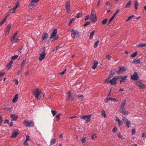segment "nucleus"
Here are the masks:
<instances>
[{"label":"nucleus","mask_w":146,"mask_h":146,"mask_svg":"<svg viewBox=\"0 0 146 146\" xmlns=\"http://www.w3.org/2000/svg\"><path fill=\"white\" fill-rule=\"evenodd\" d=\"M91 115H82L80 116V118L81 119H84V120L86 119V122H90V119L91 117Z\"/></svg>","instance_id":"7"},{"label":"nucleus","mask_w":146,"mask_h":146,"mask_svg":"<svg viewBox=\"0 0 146 146\" xmlns=\"http://www.w3.org/2000/svg\"><path fill=\"white\" fill-rule=\"evenodd\" d=\"M131 78L132 80H137L139 79V77L137 73V72H135L133 75L131 76Z\"/></svg>","instance_id":"10"},{"label":"nucleus","mask_w":146,"mask_h":146,"mask_svg":"<svg viewBox=\"0 0 146 146\" xmlns=\"http://www.w3.org/2000/svg\"><path fill=\"white\" fill-rule=\"evenodd\" d=\"M122 120L124 123L126 124L125 127L127 128H129L131 124L130 121L128 120L127 118L125 117H123Z\"/></svg>","instance_id":"5"},{"label":"nucleus","mask_w":146,"mask_h":146,"mask_svg":"<svg viewBox=\"0 0 146 146\" xmlns=\"http://www.w3.org/2000/svg\"><path fill=\"white\" fill-rule=\"evenodd\" d=\"M117 79L115 78H113L112 79L110 80V81L108 82V84L110 83L111 85H114L117 83Z\"/></svg>","instance_id":"11"},{"label":"nucleus","mask_w":146,"mask_h":146,"mask_svg":"<svg viewBox=\"0 0 146 146\" xmlns=\"http://www.w3.org/2000/svg\"><path fill=\"white\" fill-rule=\"evenodd\" d=\"M68 94V99L69 100L72 101L74 99V97L72 95V94L70 91H69Z\"/></svg>","instance_id":"14"},{"label":"nucleus","mask_w":146,"mask_h":146,"mask_svg":"<svg viewBox=\"0 0 146 146\" xmlns=\"http://www.w3.org/2000/svg\"><path fill=\"white\" fill-rule=\"evenodd\" d=\"M71 32H72L71 36L73 38L77 37L79 36V33L77 31L73 29L71 30Z\"/></svg>","instance_id":"4"},{"label":"nucleus","mask_w":146,"mask_h":146,"mask_svg":"<svg viewBox=\"0 0 146 146\" xmlns=\"http://www.w3.org/2000/svg\"><path fill=\"white\" fill-rule=\"evenodd\" d=\"M74 19H71L70 20V22H69V24H68V25L69 26H70V25L72 23V21L73 20H74Z\"/></svg>","instance_id":"57"},{"label":"nucleus","mask_w":146,"mask_h":146,"mask_svg":"<svg viewBox=\"0 0 146 146\" xmlns=\"http://www.w3.org/2000/svg\"><path fill=\"white\" fill-rule=\"evenodd\" d=\"M5 73V72H0V77H1L3 76Z\"/></svg>","instance_id":"62"},{"label":"nucleus","mask_w":146,"mask_h":146,"mask_svg":"<svg viewBox=\"0 0 146 146\" xmlns=\"http://www.w3.org/2000/svg\"><path fill=\"white\" fill-rule=\"evenodd\" d=\"M25 125L28 127H32L34 125V122L33 121H30L27 120H25L23 122Z\"/></svg>","instance_id":"3"},{"label":"nucleus","mask_w":146,"mask_h":146,"mask_svg":"<svg viewBox=\"0 0 146 146\" xmlns=\"http://www.w3.org/2000/svg\"><path fill=\"white\" fill-rule=\"evenodd\" d=\"M112 76L113 75H112L111 74H110L108 78L107 79H106V81L107 82L108 80H109L111 78Z\"/></svg>","instance_id":"42"},{"label":"nucleus","mask_w":146,"mask_h":146,"mask_svg":"<svg viewBox=\"0 0 146 146\" xmlns=\"http://www.w3.org/2000/svg\"><path fill=\"white\" fill-rule=\"evenodd\" d=\"M56 140L55 139H52L51 141V144L53 145L55 143Z\"/></svg>","instance_id":"46"},{"label":"nucleus","mask_w":146,"mask_h":146,"mask_svg":"<svg viewBox=\"0 0 146 146\" xmlns=\"http://www.w3.org/2000/svg\"><path fill=\"white\" fill-rule=\"evenodd\" d=\"M135 130L134 129H133L132 131V134L133 135L135 134Z\"/></svg>","instance_id":"56"},{"label":"nucleus","mask_w":146,"mask_h":146,"mask_svg":"<svg viewBox=\"0 0 146 146\" xmlns=\"http://www.w3.org/2000/svg\"><path fill=\"white\" fill-rule=\"evenodd\" d=\"M135 16L134 15H131L127 19L126 21L127 22L129 20H130L133 17Z\"/></svg>","instance_id":"37"},{"label":"nucleus","mask_w":146,"mask_h":146,"mask_svg":"<svg viewBox=\"0 0 146 146\" xmlns=\"http://www.w3.org/2000/svg\"><path fill=\"white\" fill-rule=\"evenodd\" d=\"M66 70V69L64 70L62 72L59 73V74L61 75H63L65 73Z\"/></svg>","instance_id":"50"},{"label":"nucleus","mask_w":146,"mask_h":146,"mask_svg":"<svg viewBox=\"0 0 146 146\" xmlns=\"http://www.w3.org/2000/svg\"><path fill=\"white\" fill-rule=\"evenodd\" d=\"M18 98V94H17L16 95H15L14 98H13L12 100V102L13 103H15L17 101V99Z\"/></svg>","instance_id":"26"},{"label":"nucleus","mask_w":146,"mask_h":146,"mask_svg":"<svg viewBox=\"0 0 146 146\" xmlns=\"http://www.w3.org/2000/svg\"><path fill=\"white\" fill-rule=\"evenodd\" d=\"M90 22H86L85 24H84V27H86L87 26L89 25L90 24Z\"/></svg>","instance_id":"47"},{"label":"nucleus","mask_w":146,"mask_h":146,"mask_svg":"<svg viewBox=\"0 0 146 146\" xmlns=\"http://www.w3.org/2000/svg\"><path fill=\"white\" fill-rule=\"evenodd\" d=\"M132 1L130 0L127 3V5L125 7V8H129L130 7V6L131 5Z\"/></svg>","instance_id":"28"},{"label":"nucleus","mask_w":146,"mask_h":146,"mask_svg":"<svg viewBox=\"0 0 146 146\" xmlns=\"http://www.w3.org/2000/svg\"><path fill=\"white\" fill-rule=\"evenodd\" d=\"M107 21L108 19H105L102 21V24L104 25L107 22Z\"/></svg>","instance_id":"33"},{"label":"nucleus","mask_w":146,"mask_h":146,"mask_svg":"<svg viewBox=\"0 0 146 146\" xmlns=\"http://www.w3.org/2000/svg\"><path fill=\"white\" fill-rule=\"evenodd\" d=\"M115 74V70H111L110 72V74L112 75H113Z\"/></svg>","instance_id":"51"},{"label":"nucleus","mask_w":146,"mask_h":146,"mask_svg":"<svg viewBox=\"0 0 146 146\" xmlns=\"http://www.w3.org/2000/svg\"><path fill=\"white\" fill-rule=\"evenodd\" d=\"M90 19L92 20V22L94 23L96 22L97 21L95 12L93 10H92L91 12Z\"/></svg>","instance_id":"2"},{"label":"nucleus","mask_w":146,"mask_h":146,"mask_svg":"<svg viewBox=\"0 0 146 146\" xmlns=\"http://www.w3.org/2000/svg\"><path fill=\"white\" fill-rule=\"evenodd\" d=\"M95 30H93L92 32L90 33V39H92L93 38V36L94 35V33H95Z\"/></svg>","instance_id":"29"},{"label":"nucleus","mask_w":146,"mask_h":146,"mask_svg":"<svg viewBox=\"0 0 146 146\" xmlns=\"http://www.w3.org/2000/svg\"><path fill=\"white\" fill-rule=\"evenodd\" d=\"M39 0H32L31 2V3L29 4V6L30 7V8L32 9L33 8V7L35 5V3L38 1Z\"/></svg>","instance_id":"15"},{"label":"nucleus","mask_w":146,"mask_h":146,"mask_svg":"<svg viewBox=\"0 0 146 146\" xmlns=\"http://www.w3.org/2000/svg\"><path fill=\"white\" fill-rule=\"evenodd\" d=\"M19 56L18 55H15L11 57V59L12 60H15Z\"/></svg>","instance_id":"31"},{"label":"nucleus","mask_w":146,"mask_h":146,"mask_svg":"<svg viewBox=\"0 0 146 146\" xmlns=\"http://www.w3.org/2000/svg\"><path fill=\"white\" fill-rule=\"evenodd\" d=\"M65 6L66 10V11L68 13H69L70 11V1H69L66 2L65 4Z\"/></svg>","instance_id":"8"},{"label":"nucleus","mask_w":146,"mask_h":146,"mask_svg":"<svg viewBox=\"0 0 146 146\" xmlns=\"http://www.w3.org/2000/svg\"><path fill=\"white\" fill-rule=\"evenodd\" d=\"M51 112L53 116H55L57 113L56 111L53 110H51Z\"/></svg>","instance_id":"41"},{"label":"nucleus","mask_w":146,"mask_h":146,"mask_svg":"<svg viewBox=\"0 0 146 146\" xmlns=\"http://www.w3.org/2000/svg\"><path fill=\"white\" fill-rule=\"evenodd\" d=\"M127 78V76H125L124 77H122H122L121 78V80L120 81V84H121L122 82H125V80Z\"/></svg>","instance_id":"24"},{"label":"nucleus","mask_w":146,"mask_h":146,"mask_svg":"<svg viewBox=\"0 0 146 146\" xmlns=\"http://www.w3.org/2000/svg\"><path fill=\"white\" fill-rule=\"evenodd\" d=\"M18 117V116L17 115H15L14 117H13V118L12 119V121H16Z\"/></svg>","instance_id":"39"},{"label":"nucleus","mask_w":146,"mask_h":146,"mask_svg":"<svg viewBox=\"0 0 146 146\" xmlns=\"http://www.w3.org/2000/svg\"><path fill=\"white\" fill-rule=\"evenodd\" d=\"M136 84L137 87L140 89L143 88L145 86V84L143 83L141 80H139L137 82Z\"/></svg>","instance_id":"9"},{"label":"nucleus","mask_w":146,"mask_h":146,"mask_svg":"<svg viewBox=\"0 0 146 146\" xmlns=\"http://www.w3.org/2000/svg\"><path fill=\"white\" fill-rule=\"evenodd\" d=\"M57 33V30L56 29H54L53 33H52L50 36V39H51L53 38L56 35Z\"/></svg>","instance_id":"17"},{"label":"nucleus","mask_w":146,"mask_h":146,"mask_svg":"<svg viewBox=\"0 0 146 146\" xmlns=\"http://www.w3.org/2000/svg\"><path fill=\"white\" fill-rule=\"evenodd\" d=\"M137 52L136 51L132 54L131 55V56L132 57H134L137 55Z\"/></svg>","instance_id":"36"},{"label":"nucleus","mask_w":146,"mask_h":146,"mask_svg":"<svg viewBox=\"0 0 146 146\" xmlns=\"http://www.w3.org/2000/svg\"><path fill=\"white\" fill-rule=\"evenodd\" d=\"M138 6V5L137 4V1H135V8L136 10H137V7Z\"/></svg>","instance_id":"34"},{"label":"nucleus","mask_w":146,"mask_h":146,"mask_svg":"<svg viewBox=\"0 0 146 146\" xmlns=\"http://www.w3.org/2000/svg\"><path fill=\"white\" fill-rule=\"evenodd\" d=\"M30 140V137L29 136L26 135V139H25V142L29 141Z\"/></svg>","instance_id":"48"},{"label":"nucleus","mask_w":146,"mask_h":146,"mask_svg":"<svg viewBox=\"0 0 146 146\" xmlns=\"http://www.w3.org/2000/svg\"><path fill=\"white\" fill-rule=\"evenodd\" d=\"M86 137H85L82 140V143H84L86 142Z\"/></svg>","instance_id":"52"},{"label":"nucleus","mask_w":146,"mask_h":146,"mask_svg":"<svg viewBox=\"0 0 146 146\" xmlns=\"http://www.w3.org/2000/svg\"><path fill=\"white\" fill-rule=\"evenodd\" d=\"M96 136L95 134H94L92 136V139H94L96 137Z\"/></svg>","instance_id":"58"},{"label":"nucleus","mask_w":146,"mask_h":146,"mask_svg":"<svg viewBox=\"0 0 146 146\" xmlns=\"http://www.w3.org/2000/svg\"><path fill=\"white\" fill-rule=\"evenodd\" d=\"M19 131L16 130L13 132L12 135L11 136V137L13 138H15L19 134Z\"/></svg>","instance_id":"18"},{"label":"nucleus","mask_w":146,"mask_h":146,"mask_svg":"<svg viewBox=\"0 0 146 146\" xmlns=\"http://www.w3.org/2000/svg\"><path fill=\"white\" fill-rule=\"evenodd\" d=\"M11 27V25L10 24H9L8 25L6 28V29L10 30Z\"/></svg>","instance_id":"40"},{"label":"nucleus","mask_w":146,"mask_h":146,"mask_svg":"<svg viewBox=\"0 0 146 146\" xmlns=\"http://www.w3.org/2000/svg\"><path fill=\"white\" fill-rule=\"evenodd\" d=\"M7 17L4 19L1 22H0V26L2 25L6 21Z\"/></svg>","instance_id":"35"},{"label":"nucleus","mask_w":146,"mask_h":146,"mask_svg":"<svg viewBox=\"0 0 146 146\" xmlns=\"http://www.w3.org/2000/svg\"><path fill=\"white\" fill-rule=\"evenodd\" d=\"M7 68H8V70L9 69L11 68V65L8 64H7Z\"/></svg>","instance_id":"60"},{"label":"nucleus","mask_w":146,"mask_h":146,"mask_svg":"<svg viewBox=\"0 0 146 146\" xmlns=\"http://www.w3.org/2000/svg\"><path fill=\"white\" fill-rule=\"evenodd\" d=\"M48 38V35L47 33H44L42 35L41 38L42 40V42L45 43L46 42Z\"/></svg>","instance_id":"6"},{"label":"nucleus","mask_w":146,"mask_h":146,"mask_svg":"<svg viewBox=\"0 0 146 146\" xmlns=\"http://www.w3.org/2000/svg\"><path fill=\"white\" fill-rule=\"evenodd\" d=\"M19 5V3L18 1H17L15 7L13 8L12 11V13H14L15 12L16 10V8L18 7V5Z\"/></svg>","instance_id":"21"},{"label":"nucleus","mask_w":146,"mask_h":146,"mask_svg":"<svg viewBox=\"0 0 146 146\" xmlns=\"http://www.w3.org/2000/svg\"><path fill=\"white\" fill-rule=\"evenodd\" d=\"M124 109H125L123 110H119V111L123 115H128L129 113V112L128 111L125 110Z\"/></svg>","instance_id":"20"},{"label":"nucleus","mask_w":146,"mask_h":146,"mask_svg":"<svg viewBox=\"0 0 146 146\" xmlns=\"http://www.w3.org/2000/svg\"><path fill=\"white\" fill-rule=\"evenodd\" d=\"M101 115L102 116H103L104 117H106V112L104 110H102V113Z\"/></svg>","instance_id":"30"},{"label":"nucleus","mask_w":146,"mask_h":146,"mask_svg":"<svg viewBox=\"0 0 146 146\" xmlns=\"http://www.w3.org/2000/svg\"><path fill=\"white\" fill-rule=\"evenodd\" d=\"M106 58H108V59L109 60H110L111 58V57L109 55H107V56H106Z\"/></svg>","instance_id":"61"},{"label":"nucleus","mask_w":146,"mask_h":146,"mask_svg":"<svg viewBox=\"0 0 146 146\" xmlns=\"http://www.w3.org/2000/svg\"><path fill=\"white\" fill-rule=\"evenodd\" d=\"M61 114H59L56 116V121H58L60 119V117L61 115Z\"/></svg>","instance_id":"45"},{"label":"nucleus","mask_w":146,"mask_h":146,"mask_svg":"<svg viewBox=\"0 0 146 146\" xmlns=\"http://www.w3.org/2000/svg\"><path fill=\"white\" fill-rule=\"evenodd\" d=\"M44 52H43V53H42L40 54V57H39V60L40 61H41V60H43L45 58V56L46 55V54L44 52L45 51V49L44 48Z\"/></svg>","instance_id":"16"},{"label":"nucleus","mask_w":146,"mask_h":146,"mask_svg":"<svg viewBox=\"0 0 146 146\" xmlns=\"http://www.w3.org/2000/svg\"><path fill=\"white\" fill-rule=\"evenodd\" d=\"M82 16V15L81 13H78L77 16H76V17L77 18H79L80 17H81Z\"/></svg>","instance_id":"44"},{"label":"nucleus","mask_w":146,"mask_h":146,"mask_svg":"<svg viewBox=\"0 0 146 146\" xmlns=\"http://www.w3.org/2000/svg\"><path fill=\"white\" fill-rule=\"evenodd\" d=\"M117 136L119 138H121L122 139H124V138L123 137H122L120 133H117Z\"/></svg>","instance_id":"43"},{"label":"nucleus","mask_w":146,"mask_h":146,"mask_svg":"<svg viewBox=\"0 0 146 146\" xmlns=\"http://www.w3.org/2000/svg\"><path fill=\"white\" fill-rule=\"evenodd\" d=\"M109 100L113 101L116 102H118L119 101L116 98L108 97H107L105 99V102L106 103H107Z\"/></svg>","instance_id":"12"},{"label":"nucleus","mask_w":146,"mask_h":146,"mask_svg":"<svg viewBox=\"0 0 146 146\" xmlns=\"http://www.w3.org/2000/svg\"><path fill=\"white\" fill-rule=\"evenodd\" d=\"M78 97L79 98H81V100H82L84 97V96L82 95H78Z\"/></svg>","instance_id":"54"},{"label":"nucleus","mask_w":146,"mask_h":146,"mask_svg":"<svg viewBox=\"0 0 146 146\" xmlns=\"http://www.w3.org/2000/svg\"><path fill=\"white\" fill-rule=\"evenodd\" d=\"M89 18V15H87L86 16L85 19V20H87Z\"/></svg>","instance_id":"63"},{"label":"nucleus","mask_w":146,"mask_h":146,"mask_svg":"<svg viewBox=\"0 0 146 146\" xmlns=\"http://www.w3.org/2000/svg\"><path fill=\"white\" fill-rule=\"evenodd\" d=\"M9 30L6 29V31L5 33L6 36H7L9 33Z\"/></svg>","instance_id":"59"},{"label":"nucleus","mask_w":146,"mask_h":146,"mask_svg":"<svg viewBox=\"0 0 146 146\" xmlns=\"http://www.w3.org/2000/svg\"><path fill=\"white\" fill-rule=\"evenodd\" d=\"M118 68L119 70L116 72L117 74H121L126 70V69L124 67H119Z\"/></svg>","instance_id":"13"},{"label":"nucleus","mask_w":146,"mask_h":146,"mask_svg":"<svg viewBox=\"0 0 146 146\" xmlns=\"http://www.w3.org/2000/svg\"><path fill=\"white\" fill-rule=\"evenodd\" d=\"M59 47V46H56V47H55L53 51H56L58 49V48Z\"/></svg>","instance_id":"55"},{"label":"nucleus","mask_w":146,"mask_h":146,"mask_svg":"<svg viewBox=\"0 0 146 146\" xmlns=\"http://www.w3.org/2000/svg\"><path fill=\"white\" fill-rule=\"evenodd\" d=\"M132 62L133 63L136 64H140L141 63V62L140 61L139 59H134L133 60Z\"/></svg>","instance_id":"25"},{"label":"nucleus","mask_w":146,"mask_h":146,"mask_svg":"<svg viewBox=\"0 0 146 146\" xmlns=\"http://www.w3.org/2000/svg\"><path fill=\"white\" fill-rule=\"evenodd\" d=\"M115 16V14H114L113 16L110 19L109 22L108 23V24H109L113 20V19L114 17Z\"/></svg>","instance_id":"32"},{"label":"nucleus","mask_w":146,"mask_h":146,"mask_svg":"<svg viewBox=\"0 0 146 146\" xmlns=\"http://www.w3.org/2000/svg\"><path fill=\"white\" fill-rule=\"evenodd\" d=\"M26 62V60H23V62L21 63V65H22V66H24L25 64V62Z\"/></svg>","instance_id":"53"},{"label":"nucleus","mask_w":146,"mask_h":146,"mask_svg":"<svg viewBox=\"0 0 146 146\" xmlns=\"http://www.w3.org/2000/svg\"><path fill=\"white\" fill-rule=\"evenodd\" d=\"M115 117L116 118L115 120L118 122L119 126L121 125L123 123V121L121 120L117 117L116 116Z\"/></svg>","instance_id":"22"},{"label":"nucleus","mask_w":146,"mask_h":146,"mask_svg":"<svg viewBox=\"0 0 146 146\" xmlns=\"http://www.w3.org/2000/svg\"><path fill=\"white\" fill-rule=\"evenodd\" d=\"M117 130V128L116 127H115L113 129V133H115Z\"/></svg>","instance_id":"49"},{"label":"nucleus","mask_w":146,"mask_h":146,"mask_svg":"<svg viewBox=\"0 0 146 146\" xmlns=\"http://www.w3.org/2000/svg\"><path fill=\"white\" fill-rule=\"evenodd\" d=\"M35 96L36 98L39 100L43 98L44 95L42 92L39 91L38 89H36L34 90Z\"/></svg>","instance_id":"1"},{"label":"nucleus","mask_w":146,"mask_h":146,"mask_svg":"<svg viewBox=\"0 0 146 146\" xmlns=\"http://www.w3.org/2000/svg\"><path fill=\"white\" fill-rule=\"evenodd\" d=\"M99 40H98L97 41H96L95 43L94 44V48H96L97 45H98V43H99Z\"/></svg>","instance_id":"38"},{"label":"nucleus","mask_w":146,"mask_h":146,"mask_svg":"<svg viewBox=\"0 0 146 146\" xmlns=\"http://www.w3.org/2000/svg\"><path fill=\"white\" fill-rule=\"evenodd\" d=\"M18 33V31H17L16 33H15L14 35L12 36V37L11 39V41H13L14 40H15V39Z\"/></svg>","instance_id":"23"},{"label":"nucleus","mask_w":146,"mask_h":146,"mask_svg":"<svg viewBox=\"0 0 146 146\" xmlns=\"http://www.w3.org/2000/svg\"><path fill=\"white\" fill-rule=\"evenodd\" d=\"M94 62V65L92 67V69L93 70L95 69L96 68L98 64V63L97 62L96 60H94L93 62Z\"/></svg>","instance_id":"27"},{"label":"nucleus","mask_w":146,"mask_h":146,"mask_svg":"<svg viewBox=\"0 0 146 146\" xmlns=\"http://www.w3.org/2000/svg\"><path fill=\"white\" fill-rule=\"evenodd\" d=\"M7 123L8 124H9V122L8 119H6L4 122V123Z\"/></svg>","instance_id":"64"},{"label":"nucleus","mask_w":146,"mask_h":146,"mask_svg":"<svg viewBox=\"0 0 146 146\" xmlns=\"http://www.w3.org/2000/svg\"><path fill=\"white\" fill-rule=\"evenodd\" d=\"M126 104V101L125 100H124L122 102L119 110H123L125 109V108H124V106Z\"/></svg>","instance_id":"19"}]
</instances>
